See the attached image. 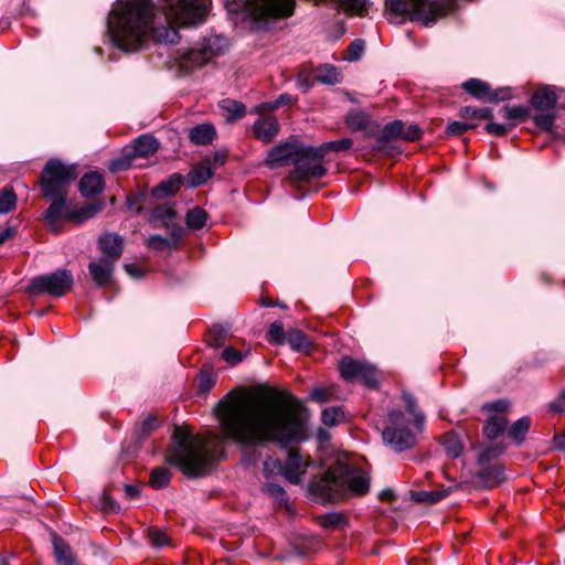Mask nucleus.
<instances>
[{
    "instance_id": "nucleus-1",
    "label": "nucleus",
    "mask_w": 565,
    "mask_h": 565,
    "mask_svg": "<svg viewBox=\"0 0 565 565\" xmlns=\"http://www.w3.org/2000/svg\"><path fill=\"white\" fill-rule=\"evenodd\" d=\"M298 401L288 392L267 390L263 394L230 392L215 408L224 439L241 449L269 443L286 447L307 438L297 412Z\"/></svg>"
},
{
    "instance_id": "nucleus-2",
    "label": "nucleus",
    "mask_w": 565,
    "mask_h": 565,
    "mask_svg": "<svg viewBox=\"0 0 565 565\" xmlns=\"http://www.w3.org/2000/svg\"><path fill=\"white\" fill-rule=\"evenodd\" d=\"M211 4L212 0H162L161 11L168 24L152 28L151 0H117L108 17V32L113 43L125 52L138 51L150 36L160 43H175L179 28L203 23Z\"/></svg>"
},
{
    "instance_id": "nucleus-3",
    "label": "nucleus",
    "mask_w": 565,
    "mask_h": 565,
    "mask_svg": "<svg viewBox=\"0 0 565 565\" xmlns=\"http://www.w3.org/2000/svg\"><path fill=\"white\" fill-rule=\"evenodd\" d=\"M173 441L172 462L188 477L201 476L218 458L214 448L221 445V439L215 435L192 436L186 429L177 427Z\"/></svg>"
},
{
    "instance_id": "nucleus-4",
    "label": "nucleus",
    "mask_w": 565,
    "mask_h": 565,
    "mask_svg": "<svg viewBox=\"0 0 565 565\" xmlns=\"http://www.w3.org/2000/svg\"><path fill=\"white\" fill-rule=\"evenodd\" d=\"M77 174L76 166H67L56 159L49 160L41 172L42 194L53 201L45 214L46 223L52 228L60 220H65V214L70 211L65 200L67 188Z\"/></svg>"
},
{
    "instance_id": "nucleus-5",
    "label": "nucleus",
    "mask_w": 565,
    "mask_h": 565,
    "mask_svg": "<svg viewBox=\"0 0 565 565\" xmlns=\"http://www.w3.org/2000/svg\"><path fill=\"white\" fill-rule=\"evenodd\" d=\"M308 148L310 147L295 142L280 143L268 152L265 163L273 169L292 161L295 169L289 173L292 182L319 179L327 173V169L323 164L312 163L311 156H307L305 151Z\"/></svg>"
},
{
    "instance_id": "nucleus-6",
    "label": "nucleus",
    "mask_w": 565,
    "mask_h": 565,
    "mask_svg": "<svg viewBox=\"0 0 565 565\" xmlns=\"http://www.w3.org/2000/svg\"><path fill=\"white\" fill-rule=\"evenodd\" d=\"M417 430L413 423L399 411L391 412L388 422L383 429L382 438L386 446L395 452L411 449L417 444Z\"/></svg>"
},
{
    "instance_id": "nucleus-7",
    "label": "nucleus",
    "mask_w": 565,
    "mask_h": 565,
    "mask_svg": "<svg viewBox=\"0 0 565 565\" xmlns=\"http://www.w3.org/2000/svg\"><path fill=\"white\" fill-rule=\"evenodd\" d=\"M227 42L224 36L213 35L204 39L194 47L179 52L175 61L179 67L190 72L209 62L213 56L221 54L226 49Z\"/></svg>"
},
{
    "instance_id": "nucleus-8",
    "label": "nucleus",
    "mask_w": 565,
    "mask_h": 565,
    "mask_svg": "<svg viewBox=\"0 0 565 565\" xmlns=\"http://www.w3.org/2000/svg\"><path fill=\"white\" fill-rule=\"evenodd\" d=\"M159 148V142L156 138L149 135H143L134 141L131 148L126 149L121 157L114 159L109 162V170L111 172L124 171L132 167H140L137 163L138 159H145L153 154Z\"/></svg>"
},
{
    "instance_id": "nucleus-9",
    "label": "nucleus",
    "mask_w": 565,
    "mask_h": 565,
    "mask_svg": "<svg viewBox=\"0 0 565 565\" xmlns=\"http://www.w3.org/2000/svg\"><path fill=\"white\" fill-rule=\"evenodd\" d=\"M73 280L71 271L61 269L52 274L34 277L30 282L29 289L34 295L49 294L53 297H62L72 288Z\"/></svg>"
},
{
    "instance_id": "nucleus-10",
    "label": "nucleus",
    "mask_w": 565,
    "mask_h": 565,
    "mask_svg": "<svg viewBox=\"0 0 565 565\" xmlns=\"http://www.w3.org/2000/svg\"><path fill=\"white\" fill-rule=\"evenodd\" d=\"M387 7L396 14L408 15L412 21L428 25L437 19L436 8L429 0H387Z\"/></svg>"
},
{
    "instance_id": "nucleus-11",
    "label": "nucleus",
    "mask_w": 565,
    "mask_h": 565,
    "mask_svg": "<svg viewBox=\"0 0 565 565\" xmlns=\"http://www.w3.org/2000/svg\"><path fill=\"white\" fill-rule=\"evenodd\" d=\"M340 472V465L330 468L321 479L311 484L312 492L323 502L345 500V489Z\"/></svg>"
},
{
    "instance_id": "nucleus-12",
    "label": "nucleus",
    "mask_w": 565,
    "mask_h": 565,
    "mask_svg": "<svg viewBox=\"0 0 565 565\" xmlns=\"http://www.w3.org/2000/svg\"><path fill=\"white\" fill-rule=\"evenodd\" d=\"M462 88L480 100L503 102L511 97L509 88H498L492 90L488 83L478 78L466 81L462 84Z\"/></svg>"
},
{
    "instance_id": "nucleus-13",
    "label": "nucleus",
    "mask_w": 565,
    "mask_h": 565,
    "mask_svg": "<svg viewBox=\"0 0 565 565\" xmlns=\"http://www.w3.org/2000/svg\"><path fill=\"white\" fill-rule=\"evenodd\" d=\"M310 465L309 456L301 454L299 449L291 448L284 463V478L292 484H298Z\"/></svg>"
},
{
    "instance_id": "nucleus-14",
    "label": "nucleus",
    "mask_w": 565,
    "mask_h": 565,
    "mask_svg": "<svg viewBox=\"0 0 565 565\" xmlns=\"http://www.w3.org/2000/svg\"><path fill=\"white\" fill-rule=\"evenodd\" d=\"M340 472L345 489V499L349 494L363 495L370 489V480L367 476L361 471H353L345 465H340Z\"/></svg>"
},
{
    "instance_id": "nucleus-15",
    "label": "nucleus",
    "mask_w": 565,
    "mask_h": 565,
    "mask_svg": "<svg viewBox=\"0 0 565 565\" xmlns=\"http://www.w3.org/2000/svg\"><path fill=\"white\" fill-rule=\"evenodd\" d=\"M352 145L353 140L351 138H342L340 140L324 142L319 147H310L305 151L307 156H311L312 163L322 164L323 158L329 151H345L349 150Z\"/></svg>"
},
{
    "instance_id": "nucleus-16",
    "label": "nucleus",
    "mask_w": 565,
    "mask_h": 565,
    "mask_svg": "<svg viewBox=\"0 0 565 565\" xmlns=\"http://www.w3.org/2000/svg\"><path fill=\"white\" fill-rule=\"evenodd\" d=\"M257 139L270 142L279 131V122L275 117L258 118L253 126Z\"/></svg>"
},
{
    "instance_id": "nucleus-17",
    "label": "nucleus",
    "mask_w": 565,
    "mask_h": 565,
    "mask_svg": "<svg viewBox=\"0 0 565 565\" xmlns=\"http://www.w3.org/2000/svg\"><path fill=\"white\" fill-rule=\"evenodd\" d=\"M557 102V95L553 87L539 88L531 98L532 106L541 111L553 110Z\"/></svg>"
},
{
    "instance_id": "nucleus-18",
    "label": "nucleus",
    "mask_w": 565,
    "mask_h": 565,
    "mask_svg": "<svg viewBox=\"0 0 565 565\" xmlns=\"http://www.w3.org/2000/svg\"><path fill=\"white\" fill-rule=\"evenodd\" d=\"M52 544L56 565H77L71 546L62 537L53 534Z\"/></svg>"
},
{
    "instance_id": "nucleus-19",
    "label": "nucleus",
    "mask_w": 565,
    "mask_h": 565,
    "mask_svg": "<svg viewBox=\"0 0 565 565\" xmlns=\"http://www.w3.org/2000/svg\"><path fill=\"white\" fill-rule=\"evenodd\" d=\"M214 171L215 166H213L212 159L204 158L189 173L191 185L199 186L205 183L213 175Z\"/></svg>"
},
{
    "instance_id": "nucleus-20",
    "label": "nucleus",
    "mask_w": 565,
    "mask_h": 565,
    "mask_svg": "<svg viewBox=\"0 0 565 565\" xmlns=\"http://www.w3.org/2000/svg\"><path fill=\"white\" fill-rule=\"evenodd\" d=\"M105 181L100 173L88 172L79 181V190L84 196H92L104 190Z\"/></svg>"
},
{
    "instance_id": "nucleus-21",
    "label": "nucleus",
    "mask_w": 565,
    "mask_h": 565,
    "mask_svg": "<svg viewBox=\"0 0 565 565\" xmlns=\"http://www.w3.org/2000/svg\"><path fill=\"white\" fill-rule=\"evenodd\" d=\"M99 247L105 254V258L114 262L122 253V241L117 234H106L100 237Z\"/></svg>"
},
{
    "instance_id": "nucleus-22",
    "label": "nucleus",
    "mask_w": 565,
    "mask_h": 565,
    "mask_svg": "<svg viewBox=\"0 0 565 565\" xmlns=\"http://www.w3.org/2000/svg\"><path fill=\"white\" fill-rule=\"evenodd\" d=\"M88 268L94 281L99 286H104L110 279L113 260H109L108 258H102L98 263H90Z\"/></svg>"
},
{
    "instance_id": "nucleus-23",
    "label": "nucleus",
    "mask_w": 565,
    "mask_h": 565,
    "mask_svg": "<svg viewBox=\"0 0 565 565\" xmlns=\"http://www.w3.org/2000/svg\"><path fill=\"white\" fill-rule=\"evenodd\" d=\"M100 210V204H87L76 209L70 206V211L65 214V221L83 223L96 215Z\"/></svg>"
},
{
    "instance_id": "nucleus-24",
    "label": "nucleus",
    "mask_w": 565,
    "mask_h": 565,
    "mask_svg": "<svg viewBox=\"0 0 565 565\" xmlns=\"http://www.w3.org/2000/svg\"><path fill=\"white\" fill-rule=\"evenodd\" d=\"M364 363L365 362L354 360L350 356L343 358L339 362L341 376L348 381H359Z\"/></svg>"
},
{
    "instance_id": "nucleus-25",
    "label": "nucleus",
    "mask_w": 565,
    "mask_h": 565,
    "mask_svg": "<svg viewBox=\"0 0 565 565\" xmlns=\"http://www.w3.org/2000/svg\"><path fill=\"white\" fill-rule=\"evenodd\" d=\"M313 79L328 85H334L341 82V73L330 64H323L313 71Z\"/></svg>"
},
{
    "instance_id": "nucleus-26",
    "label": "nucleus",
    "mask_w": 565,
    "mask_h": 565,
    "mask_svg": "<svg viewBox=\"0 0 565 565\" xmlns=\"http://www.w3.org/2000/svg\"><path fill=\"white\" fill-rule=\"evenodd\" d=\"M215 129L212 125L202 124L193 127L189 132L191 142L195 145H207L215 138Z\"/></svg>"
},
{
    "instance_id": "nucleus-27",
    "label": "nucleus",
    "mask_w": 565,
    "mask_h": 565,
    "mask_svg": "<svg viewBox=\"0 0 565 565\" xmlns=\"http://www.w3.org/2000/svg\"><path fill=\"white\" fill-rule=\"evenodd\" d=\"M508 419L502 414L492 415L483 427L488 439H495L507 428Z\"/></svg>"
},
{
    "instance_id": "nucleus-28",
    "label": "nucleus",
    "mask_w": 565,
    "mask_h": 565,
    "mask_svg": "<svg viewBox=\"0 0 565 565\" xmlns=\"http://www.w3.org/2000/svg\"><path fill=\"white\" fill-rule=\"evenodd\" d=\"M182 183L180 174H173L168 181L161 182L152 190V194L157 198L170 196L177 193Z\"/></svg>"
},
{
    "instance_id": "nucleus-29",
    "label": "nucleus",
    "mask_w": 565,
    "mask_h": 565,
    "mask_svg": "<svg viewBox=\"0 0 565 565\" xmlns=\"http://www.w3.org/2000/svg\"><path fill=\"white\" fill-rule=\"evenodd\" d=\"M345 122H347V126L352 131H361V130H364L369 126L370 117L364 111L355 110V111H351L347 116Z\"/></svg>"
},
{
    "instance_id": "nucleus-30",
    "label": "nucleus",
    "mask_w": 565,
    "mask_h": 565,
    "mask_svg": "<svg viewBox=\"0 0 565 565\" xmlns=\"http://www.w3.org/2000/svg\"><path fill=\"white\" fill-rule=\"evenodd\" d=\"M403 399L405 402L407 412L414 417L413 426H415L417 430H423L425 416L417 411L416 399L409 393H404Z\"/></svg>"
},
{
    "instance_id": "nucleus-31",
    "label": "nucleus",
    "mask_w": 565,
    "mask_h": 565,
    "mask_svg": "<svg viewBox=\"0 0 565 565\" xmlns=\"http://www.w3.org/2000/svg\"><path fill=\"white\" fill-rule=\"evenodd\" d=\"M222 109H224L228 114V120H237L244 117L246 113V108L244 104L234 100V99H223L220 103Z\"/></svg>"
},
{
    "instance_id": "nucleus-32",
    "label": "nucleus",
    "mask_w": 565,
    "mask_h": 565,
    "mask_svg": "<svg viewBox=\"0 0 565 565\" xmlns=\"http://www.w3.org/2000/svg\"><path fill=\"white\" fill-rule=\"evenodd\" d=\"M147 245L148 247L157 250H169L171 248H177L178 236L166 238L160 235H152L147 239Z\"/></svg>"
},
{
    "instance_id": "nucleus-33",
    "label": "nucleus",
    "mask_w": 565,
    "mask_h": 565,
    "mask_svg": "<svg viewBox=\"0 0 565 565\" xmlns=\"http://www.w3.org/2000/svg\"><path fill=\"white\" fill-rule=\"evenodd\" d=\"M531 426V420L529 417H522L516 420L508 431V435L511 439L520 443L524 439L525 434L529 431Z\"/></svg>"
},
{
    "instance_id": "nucleus-34",
    "label": "nucleus",
    "mask_w": 565,
    "mask_h": 565,
    "mask_svg": "<svg viewBox=\"0 0 565 565\" xmlns=\"http://www.w3.org/2000/svg\"><path fill=\"white\" fill-rule=\"evenodd\" d=\"M443 447L446 454L451 458H458L462 451L461 443L455 434H447L444 436Z\"/></svg>"
},
{
    "instance_id": "nucleus-35",
    "label": "nucleus",
    "mask_w": 565,
    "mask_h": 565,
    "mask_svg": "<svg viewBox=\"0 0 565 565\" xmlns=\"http://www.w3.org/2000/svg\"><path fill=\"white\" fill-rule=\"evenodd\" d=\"M319 524L324 529H337L347 523V519L342 513L331 512L318 516Z\"/></svg>"
},
{
    "instance_id": "nucleus-36",
    "label": "nucleus",
    "mask_w": 565,
    "mask_h": 565,
    "mask_svg": "<svg viewBox=\"0 0 565 565\" xmlns=\"http://www.w3.org/2000/svg\"><path fill=\"white\" fill-rule=\"evenodd\" d=\"M171 473L166 467L154 468L151 472L150 484L156 489L164 488L169 484Z\"/></svg>"
},
{
    "instance_id": "nucleus-37",
    "label": "nucleus",
    "mask_w": 565,
    "mask_h": 565,
    "mask_svg": "<svg viewBox=\"0 0 565 565\" xmlns=\"http://www.w3.org/2000/svg\"><path fill=\"white\" fill-rule=\"evenodd\" d=\"M207 215L201 207H194L186 214V224L190 228L200 230L206 223Z\"/></svg>"
},
{
    "instance_id": "nucleus-38",
    "label": "nucleus",
    "mask_w": 565,
    "mask_h": 565,
    "mask_svg": "<svg viewBox=\"0 0 565 565\" xmlns=\"http://www.w3.org/2000/svg\"><path fill=\"white\" fill-rule=\"evenodd\" d=\"M17 204V195L12 188H3L0 191V213L6 214L12 211Z\"/></svg>"
},
{
    "instance_id": "nucleus-39",
    "label": "nucleus",
    "mask_w": 565,
    "mask_h": 565,
    "mask_svg": "<svg viewBox=\"0 0 565 565\" xmlns=\"http://www.w3.org/2000/svg\"><path fill=\"white\" fill-rule=\"evenodd\" d=\"M148 536L151 542V545L154 547H163L171 544V539L167 534L164 530L158 527H150L148 530Z\"/></svg>"
},
{
    "instance_id": "nucleus-40",
    "label": "nucleus",
    "mask_w": 565,
    "mask_h": 565,
    "mask_svg": "<svg viewBox=\"0 0 565 565\" xmlns=\"http://www.w3.org/2000/svg\"><path fill=\"white\" fill-rule=\"evenodd\" d=\"M461 117L468 119V118H478L483 120H490L492 119V110L490 108L483 107V108H476L471 106L463 107L460 110Z\"/></svg>"
},
{
    "instance_id": "nucleus-41",
    "label": "nucleus",
    "mask_w": 565,
    "mask_h": 565,
    "mask_svg": "<svg viewBox=\"0 0 565 565\" xmlns=\"http://www.w3.org/2000/svg\"><path fill=\"white\" fill-rule=\"evenodd\" d=\"M344 417V413L341 407H330L322 412L321 419L326 426H335Z\"/></svg>"
},
{
    "instance_id": "nucleus-42",
    "label": "nucleus",
    "mask_w": 565,
    "mask_h": 565,
    "mask_svg": "<svg viewBox=\"0 0 565 565\" xmlns=\"http://www.w3.org/2000/svg\"><path fill=\"white\" fill-rule=\"evenodd\" d=\"M264 475L266 478H271L276 475L284 477V463L276 458H267L263 465Z\"/></svg>"
},
{
    "instance_id": "nucleus-43",
    "label": "nucleus",
    "mask_w": 565,
    "mask_h": 565,
    "mask_svg": "<svg viewBox=\"0 0 565 565\" xmlns=\"http://www.w3.org/2000/svg\"><path fill=\"white\" fill-rule=\"evenodd\" d=\"M359 381H362L369 387H372V388L376 387L377 386L376 369L373 365L365 362L363 365V370L361 371Z\"/></svg>"
},
{
    "instance_id": "nucleus-44",
    "label": "nucleus",
    "mask_w": 565,
    "mask_h": 565,
    "mask_svg": "<svg viewBox=\"0 0 565 565\" xmlns=\"http://www.w3.org/2000/svg\"><path fill=\"white\" fill-rule=\"evenodd\" d=\"M267 339L270 343L281 344L285 342L284 326L280 321H275L269 326Z\"/></svg>"
},
{
    "instance_id": "nucleus-45",
    "label": "nucleus",
    "mask_w": 565,
    "mask_h": 565,
    "mask_svg": "<svg viewBox=\"0 0 565 565\" xmlns=\"http://www.w3.org/2000/svg\"><path fill=\"white\" fill-rule=\"evenodd\" d=\"M294 98L289 94H281L275 102H266L256 107L257 113L274 110L282 105H290Z\"/></svg>"
},
{
    "instance_id": "nucleus-46",
    "label": "nucleus",
    "mask_w": 565,
    "mask_h": 565,
    "mask_svg": "<svg viewBox=\"0 0 565 565\" xmlns=\"http://www.w3.org/2000/svg\"><path fill=\"white\" fill-rule=\"evenodd\" d=\"M151 215H152L153 220H160V221L167 222V221L174 218L175 211L169 203H164V204L156 206L152 210Z\"/></svg>"
},
{
    "instance_id": "nucleus-47",
    "label": "nucleus",
    "mask_w": 565,
    "mask_h": 565,
    "mask_svg": "<svg viewBox=\"0 0 565 565\" xmlns=\"http://www.w3.org/2000/svg\"><path fill=\"white\" fill-rule=\"evenodd\" d=\"M263 490L265 493L274 498L279 503H287L288 501L285 490L278 483L268 482L264 484Z\"/></svg>"
},
{
    "instance_id": "nucleus-48",
    "label": "nucleus",
    "mask_w": 565,
    "mask_h": 565,
    "mask_svg": "<svg viewBox=\"0 0 565 565\" xmlns=\"http://www.w3.org/2000/svg\"><path fill=\"white\" fill-rule=\"evenodd\" d=\"M446 495V491H419L414 494V499L417 502L436 503Z\"/></svg>"
},
{
    "instance_id": "nucleus-49",
    "label": "nucleus",
    "mask_w": 565,
    "mask_h": 565,
    "mask_svg": "<svg viewBox=\"0 0 565 565\" xmlns=\"http://www.w3.org/2000/svg\"><path fill=\"white\" fill-rule=\"evenodd\" d=\"M157 418L153 415H148L137 428L139 438L148 437L157 428Z\"/></svg>"
},
{
    "instance_id": "nucleus-50",
    "label": "nucleus",
    "mask_w": 565,
    "mask_h": 565,
    "mask_svg": "<svg viewBox=\"0 0 565 565\" xmlns=\"http://www.w3.org/2000/svg\"><path fill=\"white\" fill-rule=\"evenodd\" d=\"M403 125H404V122L401 120H394V121L387 124L383 128V132H382L383 137L385 139L402 138Z\"/></svg>"
},
{
    "instance_id": "nucleus-51",
    "label": "nucleus",
    "mask_w": 565,
    "mask_h": 565,
    "mask_svg": "<svg viewBox=\"0 0 565 565\" xmlns=\"http://www.w3.org/2000/svg\"><path fill=\"white\" fill-rule=\"evenodd\" d=\"M225 341V332L221 327H213L207 334L206 342L210 347L218 348Z\"/></svg>"
},
{
    "instance_id": "nucleus-52",
    "label": "nucleus",
    "mask_w": 565,
    "mask_h": 565,
    "mask_svg": "<svg viewBox=\"0 0 565 565\" xmlns=\"http://www.w3.org/2000/svg\"><path fill=\"white\" fill-rule=\"evenodd\" d=\"M288 342L290 343L291 348L300 351L308 347L309 341L306 334L301 331H292L289 333Z\"/></svg>"
},
{
    "instance_id": "nucleus-53",
    "label": "nucleus",
    "mask_w": 565,
    "mask_h": 565,
    "mask_svg": "<svg viewBox=\"0 0 565 565\" xmlns=\"http://www.w3.org/2000/svg\"><path fill=\"white\" fill-rule=\"evenodd\" d=\"M534 122L542 130L551 131L555 125V117L550 113H541L535 115Z\"/></svg>"
},
{
    "instance_id": "nucleus-54",
    "label": "nucleus",
    "mask_w": 565,
    "mask_h": 565,
    "mask_svg": "<svg viewBox=\"0 0 565 565\" xmlns=\"http://www.w3.org/2000/svg\"><path fill=\"white\" fill-rule=\"evenodd\" d=\"M503 113L507 119L524 120L527 118L529 110L523 106H507L503 108Z\"/></svg>"
},
{
    "instance_id": "nucleus-55",
    "label": "nucleus",
    "mask_w": 565,
    "mask_h": 565,
    "mask_svg": "<svg viewBox=\"0 0 565 565\" xmlns=\"http://www.w3.org/2000/svg\"><path fill=\"white\" fill-rule=\"evenodd\" d=\"M476 128V125L460 121H451L446 128V132L451 136H459L467 130Z\"/></svg>"
},
{
    "instance_id": "nucleus-56",
    "label": "nucleus",
    "mask_w": 565,
    "mask_h": 565,
    "mask_svg": "<svg viewBox=\"0 0 565 565\" xmlns=\"http://www.w3.org/2000/svg\"><path fill=\"white\" fill-rule=\"evenodd\" d=\"M422 137V129L419 126L411 124V125H403V134L402 138L406 141H416Z\"/></svg>"
},
{
    "instance_id": "nucleus-57",
    "label": "nucleus",
    "mask_w": 565,
    "mask_h": 565,
    "mask_svg": "<svg viewBox=\"0 0 565 565\" xmlns=\"http://www.w3.org/2000/svg\"><path fill=\"white\" fill-rule=\"evenodd\" d=\"M222 359L227 363L235 365L243 361V355L238 350L232 347H226L222 352Z\"/></svg>"
},
{
    "instance_id": "nucleus-58",
    "label": "nucleus",
    "mask_w": 565,
    "mask_h": 565,
    "mask_svg": "<svg viewBox=\"0 0 565 565\" xmlns=\"http://www.w3.org/2000/svg\"><path fill=\"white\" fill-rule=\"evenodd\" d=\"M483 478H492L494 482H501L503 480V470L500 466H492L483 468L480 472Z\"/></svg>"
},
{
    "instance_id": "nucleus-59",
    "label": "nucleus",
    "mask_w": 565,
    "mask_h": 565,
    "mask_svg": "<svg viewBox=\"0 0 565 565\" xmlns=\"http://www.w3.org/2000/svg\"><path fill=\"white\" fill-rule=\"evenodd\" d=\"M364 50V41L363 40H354L348 47V58L350 61H354L360 58Z\"/></svg>"
},
{
    "instance_id": "nucleus-60",
    "label": "nucleus",
    "mask_w": 565,
    "mask_h": 565,
    "mask_svg": "<svg viewBox=\"0 0 565 565\" xmlns=\"http://www.w3.org/2000/svg\"><path fill=\"white\" fill-rule=\"evenodd\" d=\"M330 395V392L324 387H315L309 394L311 401L318 402L320 404L329 402Z\"/></svg>"
},
{
    "instance_id": "nucleus-61",
    "label": "nucleus",
    "mask_w": 565,
    "mask_h": 565,
    "mask_svg": "<svg viewBox=\"0 0 565 565\" xmlns=\"http://www.w3.org/2000/svg\"><path fill=\"white\" fill-rule=\"evenodd\" d=\"M501 454V449L498 447H488L483 449L478 458L479 465H484L493 458H497Z\"/></svg>"
},
{
    "instance_id": "nucleus-62",
    "label": "nucleus",
    "mask_w": 565,
    "mask_h": 565,
    "mask_svg": "<svg viewBox=\"0 0 565 565\" xmlns=\"http://www.w3.org/2000/svg\"><path fill=\"white\" fill-rule=\"evenodd\" d=\"M102 509L107 513H117L120 510L119 504L108 494H103Z\"/></svg>"
},
{
    "instance_id": "nucleus-63",
    "label": "nucleus",
    "mask_w": 565,
    "mask_h": 565,
    "mask_svg": "<svg viewBox=\"0 0 565 565\" xmlns=\"http://www.w3.org/2000/svg\"><path fill=\"white\" fill-rule=\"evenodd\" d=\"M510 128H511V126H508V125L489 122L484 129L488 134H491L494 136H503L510 130Z\"/></svg>"
},
{
    "instance_id": "nucleus-64",
    "label": "nucleus",
    "mask_w": 565,
    "mask_h": 565,
    "mask_svg": "<svg viewBox=\"0 0 565 565\" xmlns=\"http://www.w3.org/2000/svg\"><path fill=\"white\" fill-rule=\"evenodd\" d=\"M548 407L553 413H563L565 411V392H563L557 399L551 402Z\"/></svg>"
}]
</instances>
